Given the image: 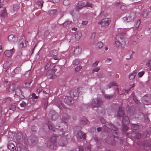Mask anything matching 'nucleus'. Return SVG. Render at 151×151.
<instances>
[{"mask_svg": "<svg viewBox=\"0 0 151 151\" xmlns=\"http://www.w3.org/2000/svg\"><path fill=\"white\" fill-rule=\"evenodd\" d=\"M68 118V116L67 114H63L62 117V120L64 122H60L59 124H58V125H56L55 127H54L53 126L52 123L51 122H49L48 123V128L49 129H52L54 132L56 131H59L60 135L63 134L64 133V131H62V130L67 128L68 126L66 123Z\"/></svg>", "mask_w": 151, "mask_h": 151, "instance_id": "nucleus-1", "label": "nucleus"}, {"mask_svg": "<svg viewBox=\"0 0 151 151\" xmlns=\"http://www.w3.org/2000/svg\"><path fill=\"white\" fill-rule=\"evenodd\" d=\"M83 89L82 87H79L77 89H74L72 90L70 93V95L72 97L74 100H76L78 98L79 93H82Z\"/></svg>", "mask_w": 151, "mask_h": 151, "instance_id": "nucleus-2", "label": "nucleus"}, {"mask_svg": "<svg viewBox=\"0 0 151 151\" xmlns=\"http://www.w3.org/2000/svg\"><path fill=\"white\" fill-rule=\"evenodd\" d=\"M58 138V137L56 135H53L51 138V142H47V147L51 149H55L54 145L57 142Z\"/></svg>", "mask_w": 151, "mask_h": 151, "instance_id": "nucleus-3", "label": "nucleus"}, {"mask_svg": "<svg viewBox=\"0 0 151 151\" xmlns=\"http://www.w3.org/2000/svg\"><path fill=\"white\" fill-rule=\"evenodd\" d=\"M28 91V89L25 88L18 87L16 90L15 95L19 97H21V95H22L24 97V95Z\"/></svg>", "mask_w": 151, "mask_h": 151, "instance_id": "nucleus-4", "label": "nucleus"}, {"mask_svg": "<svg viewBox=\"0 0 151 151\" xmlns=\"http://www.w3.org/2000/svg\"><path fill=\"white\" fill-rule=\"evenodd\" d=\"M136 17L135 13L133 12L127 15L126 17H124L123 20L125 22H129L133 21Z\"/></svg>", "mask_w": 151, "mask_h": 151, "instance_id": "nucleus-5", "label": "nucleus"}, {"mask_svg": "<svg viewBox=\"0 0 151 151\" xmlns=\"http://www.w3.org/2000/svg\"><path fill=\"white\" fill-rule=\"evenodd\" d=\"M111 20L110 18H105L102 19L98 23V24L101 25V27H105L108 26L111 22Z\"/></svg>", "mask_w": 151, "mask_h": 151, "instance_id": "nucleus-6", "label": "nucleus"}, {"mask_svg": "<svg viewBox=\"0 0 151 151\" xmlns=\"http://www.w3.org/2000/svg\"><path fill=\"white\" fill-rule=\"evenodd\" d=\"M102 102L101 100L99 99H94L91 103V105L94 107H98L102 104Z\"/></svg>", "mask_w": 151, "mask_h": 151, "instance_id": "nucleus-7", "label": "nucleus"}, {"mask_svg": "<svg viewBox=\"0 0 151 151\" xmlns=\"http://www.w3.org/2000/svg\"><path fill=\"white\" fill-rule=\"evenodd\" d=\"M58 143L61 146H65L68 143L66 136H64L61 137Z\"/></svg>", "mask_w": 151, "mask_h": 151, "instance_id": "nucleus-8", "label": "nucleus"}, {"mask_svg": "<svg viewBox=\"0 0 151 151\" xmlns=\"http://www.w3.org/2000/svg\"><path fill=\"white\" fill-rule=\"evenodd\" d=\"M49 116L50 118L52 120H55L58 117V114L56 113L54 110H51L49 114Z\"/></svg>", "mask_w": 151, "mask_h": 151, "instance_id": "nucleus-9", "label": "nucleus"}, {"mask_svg": "<svg viewBox=\"0 0 151 151\" xmlns=\"http://www.w3.org/2000/svg\"><path fill=\"white\" fill-rule=\"evenodd\" d=\"M74 99L71 96H67L64 99V102L67 104L71 105L74 102Z\"/></svg>", "mask_w": 151, "mask_h": 151, "instance_id": "nucleus-10", "label": "nucleus"}, {"mask_svg": "<svg viewBox=\"0 0 151 151\" xmlns=\"http://www.w3.org/2000/svg\"><path fill=\"white\" fill-rule=\"evenodd\" d=\"M80 128L79 127H75L74 128V134L76 135V137L78 139L81 138L82 133L81 130H78L77 128Z\"/></svg>", "mask_w": 151, "mask_h": 151, "instance_id": "nucleus-11", "label": "nucleus"}, {"mask_svg": "<svg viewBox=\"0 0 151 151\" xmlns=\"http://www.w3.org/2000/svg\"><path fill=\"white\" fill-rule=\"evenodd\" d=\"M17 37L13 35H10L8 37V40L11 43L17 42Z\"/></svg>", "mask_w": 151, "mask_h": 151, "instance_id": "nucleus-12", "label": "nucleus"}, {"mask_svg": "<svg viewBox=\"0 0 151 151\" xmlns=\"http://www.w3.org/2000/svg\"><path fill=\"white\" fill-rule=\"evenodd\" d=\"M15 52L14 47L10 50H6L4 52L5 55L7 57H11Z\"/></svg>", "mask_w": 151, "mask_h": 151, "instance_id": "nucleus-13", "label": "nucleus"}, {"mask_svg": "<svg viewBox=\"0 0 151 151\" xmlns=\"http://www.w3.org/2000/svg\"><path fill=\"white\" fill-rule=\"evenodd\" d=\"M26 46V44L25 40H23L22 41L20 40L19 41V48L22 49L25 48Z\"/></svg>", "mask_w": 151, "mask_h": 151, "instance_id": "nucleus-14", "label": "nucleus"}, {"mask_svg": "<svg viewBox=\"0 0 151 151\" xmlns=\"http://www.w3.org/2000/svg\"><path fill=\"white\" fill-rule=\"evenodd\" d=\"M124 114V110L122 107H120L117 112V115L119 117H122Z\"/></svg>", "mask_w": 151, "mask_h": 151, "instance_id": "nucleus-15", "label": "nucleus"}, {"mask_svg": "<svg viewBox=\"0 0 151 151\" xmlns=\"http://www.w3.org/2000/svg\"><path fill=\"white\" fill-rule=\"evenodd\" d=\"M150 11L148 10L145 9L142 12L141 15L143 18H146L149 14Z\"/></svg>", "mask_w": 151, "mask_h": 151, "instance_id": "nucleus-16", "label": "nucleus"}, {"mask_svg": "<svg viewBox=\"0 0 151 151\" xmlns=\"http://www.w3.org/2000/svg\"><path fill=\"white\" fill-rule=\"evenodd\" d=\"M7 147L11 151H14L16 149L15 145L12 143H9L7 145Z\"/></svg>", "mask_w": 151, "mask_h": 151, "instance_id": "nucleus-17", "label": "nucleus"}, {"mask_svg": "<svg viewBox=\"0 0 151 151\" xmlns=\"http://www.w3.org/2000/svg\"><path fill=\"white\" fill-rule=\"evenodd\" d=\"M89 122L84 117H83L80 121V124L82 125H84L88 124Z\"/></svg>", "mask_w": 151, "mask_h": 151, "instance_id": "nucleus-18", "label": "nucleus"}, {"mask_svg": "<svg viewBox=\"0 0 151 151\" xmlns=\"http://www.w3.org/2000/svg\"><path fill=\"white\" fill-rule=\"evenodd\" d=\"M123 124H129V121L128 117L127 116H125L122 119Z\"/></svg>", "mask_w": 151, "mask_h": 151, "instance_id": "nucleus-19", "label": "nucleus"}, {"mask_svg": "<svg viewBox=\"0 0 151 151\" xmlns=\"http://www.w3.org/2000/svg\"><path fill=\"white\" fill-rule=\"evenodd\" d=\"M58 54V52L56 50L51 51L49 53V57H53L54 56H56Z\"/></svg>", "mask_w": 151, "mask_h": 151, "instance_id": "nucleus-20", "label": "nucleus"}, {"mask_svg": "<svg viewBox=\"0 0 151 151\" xmlns=\"http://www.w3.org/2000/svg\"><path fill=\"white\" fill-rule=\"evenodd\" d=\"M84 6H85V2L81 1H79L77 6V7L78 9L81 8Z\"/></svg>", "mask_w": 151, "mask_h": 151, "instance_id": "nucleus-21", "label": "nucleus"}, {"mask_svg": "<svg viewBox=\"0 0 151 151\" xmlns=\"http://www.w3.org/2000/svg\"><path fill=\"white\" fill-rule=\"evenodd\" d=\"M44 2L42 1H39L36 2L35 3V5L37 6H36L38 8H41L43 5Z\"/></svg>", "mask_w": 151, "mask_h": 151, "instance_id": "nucleus-22", "label": "nucleus"}, {"mask_svg": "<svg viewBox=\"0 0 151 151\" xmlns=\"http://www.w3.org/2000/svg\"><path fill=\"white\" fill-rule=\"evenodd\" d=\"M15 88V85L13 83L10 84L9 87V90L10 92H14Z\"/></svg>", "mask_w": 151, "mask_h": 151, "instance_id": "nucleus-23", "label": "nucleus"}, {"mask_svg": "<svg viewBox=\"0 0 151 151\" xmlns=\"http://www.w3.org/2000/svg\"><path fill=\"white\" fill-rule=\"evenodd\" d=\"M81 48H80L79 46H78L74 50V52L75 54L78 55L81 53Z\"/></svg>", "mask_w": 151, "mask_h": 151, "instance_id": "nucleus-24", "label": "nucleus"}, {"mask_svg": "<svg viewBox=\"0 0 151 151\" xmlns=\"http://www.w3.org/2000/svg\"><path fill=\"white\" fill-rule=\"evenodd\" d=\"M81 36L82 34L81 32H78L75 34V38L77 40H78Z\"/></svg>", "mask_w": 151, "mask_h": 151, "instance_id": "nucleus-25", "label": "nucleus"}, {"mask_svg": "<svg viewBox=\"0 0 151 151\" xmlns=\"http://www.w3.org/2000/svg\"><path fill=\"white\" fill-rule=\"evenodd\" d=\"M144 149L148 150L149 149V147L148 145V142L147 141H145L144 142Z\"/></svg>", "mask_w": 151, "mask_h": 151, "instance_id": "nucleus-26", "label": "nucleus"}, {"mask_svg": "<svg viewBox=\"0 0 151 151\" xmlns=\"http://www.w3.org/2000/svg\"><path fill=\"white\" fill-rule=\"evenodd\" d=\"M20 148V147H17V151H27V149L26 147L24 146L23 145H21Z\"/></svg>", "mask_w": 151, "mask_h": 151, "instance_id": "nucleus-27", "label": "nucleus"}, {"mask_svg": "<svg viewBox=\"0 0 151 151\" xmlns=\"http://www.w3.org/2000/svg\"><path fill=\"white\" fill-rule=\"evenodd\" d=\"M55 71H54L52 69H50L48 70L46 74V75L47 76L52 75L54 74Z\"/></svg>", "mask_w": 151, "mask_h": 151, "instance_id": "nucleus-28", "label": "nucleus"}, {"mask_svg": "<svg viewBox=\"0 0 151 151\" xmlns=\"http://www.w3.org/2000/svg\"><path fill=\"white\" fill-rule=\"evenodd\" d=\"M132 136H134V135H135L134 137L135 138L137 139H139L141 137V135L139 133H134V132L132 134Z\"/></svg>", "mask_w": 151, "mask_h": 151, "instance_id": "nucleus-29", "label": "nucleus"}, {"mask_svg": "<svg viewBox=\"0 0 151 151\" xmlns=\"http://www.w3.org/2000/svg\"><path fill=\"white\" fill-rule=\"evenodd\" d=\"M103 46L102 43L101 42H98L96 44V47L98 49H100Z\"/></svg>", "mask_w": 151, "mask_h": 151, "instance_id": "nucleus-30", "label": "nucleus"}, {"mask_svg": "<svg viewBox=\"0 0 151 151\" xmlns=\"http://www.w3.org/2000/svg\"><path fill=\"white\" fill-rule=\"evenodd\" d=\"M14 72L15 74H19L21 71V68L20 67H17L14 70Z\"/></svg>", "mask_w": 151, "mask_h": 151, "instance_id": "nucleus-31", "label": "nucleus"}, {"mask_svg": "<svg viewBox=\"0 0 151 151\" xmlns=\"http://www.w3.org/2000/svg\"><path fill=\"white\" fill-rule=\"evenodd\" d=\"M57 104L58 106L60 108L62 109L64 108V105L61 101H59L58 102Z\"/></svg>", "mask_w": 151, "mask_h": 151, "instance_id": "nucleus-32", "label": "nucleus"}, {"mask_svg": "<svg viewBox=\"0 0 151 151\" xmlns=\"http://www.w3.org/2000/svg\"><path fill=\"white\" fill-rule=\"evenodd\" d=\"M127 124H124L122 127V130L123 132H126L127 131L128 129V127L127 126Z\"/></svg>", "mask_w": 151, "mask_h": 151, "instance_id": "nucleus-33", "label": "nucleus"}, {"mask_svg": "<svg viewBox=\"0 0 151 151\" xmlns=\"http://www.w3.org/2000/svg\"><path fill=\"white\" fill-rule=\"evenodd\" d=\"M131 127L132 130H136L138 129V126L136 124H133L131 125Z\"/></svg>", "mask_w": 151, "mask_h": 151, "instance_id": "nucleus-34", "label": "nucleus"}, {"mask_svg": "<svg viewBox=\"0 0 151 151\" xmlns=\"http://www.w3.org/2000/svg\"><path fill=\"white\" fill-rule=\"evenodd\" d=\"M109 126L114 131H116L117 130V128L115 126L111 124H108Z\"/></svg>", "mask_w": 151, "mask_h": 151, "instance_id": "nucleus-35", "label": "nucleus"}, {"mask_svg": "<svg viewBox=\"0 0 151 151\" xmlns=\"http://www.w3.org/2000/svg\"><path fill=\"white\" fill-rule=\"evenodd\" d=\"M136 75V73L134 72H133V73H132L129 76V78L131 80H132L135 77Z\"/></svg>", "mask_w": 151, "mask_h": 151, "instance_id": "nucleus-36", "label": "nucleus"}, {"mask_svg": "<svg viewBox=\"0 0 151 151\" xmlns=\"http://www.w3.org/2000/svg\"><path fill=\"white\" fill-rule=\"evenodd\" d=\"M140 23L141 22L139 20H137V21L136 24L134 25V26L135 27H136L137 28H138L140 24Z\"/></svg>", "mask_w": 151, "mask_h": 151, "instance_id": "nucleus-37", "label": "nucleus"}, {"mask_svg": "<svg viewBox=\"0 0 151 151\" xmlns=\"http://www.w3.org/2000/svg\"><path fill=\"white\" fill-rule=\"evenodd\" d=\"M17 138V139H20L22 138V136L21 133H18L16 134Z\"/></svg>", "mask_w": 151, "mask_h": 151, "instance_id": "nucleus-38", "label": "nucleus"}, {"mask_svg": "<svg viewBox=\"0 0 151 151\" xmlns=\"http://www.w3.org/2000/svg\"><path fill=\"white\" fill-rule=\"evenodd\" d=\"M70 25V23L69 21L65 22L63 23V26L65 27H68Z\"/></svg>", "mask_w": 151, "mask_h": 151, "instance_id": "nucleus-39", "label": "nucleus"}, {"mask_svg": "<svg viewBox=\"0 0 151 151\" xmlns=\"http://www.w3.org/2000/svg\"><path fill=\"white\" fill-rule=\"evenodd\" d=\"M10 65V64L8 62H5L4 64V67L6 68H8Z\"/></svg>", "mask_w": 151, "mask_h": 151, "instance_id": "nucleus-40", "label": "nucleus"}, {"mask_svg": "<svg viewBox=\"0 0 151 151\" xmlns=\"http://www.w3.org/2000/svg\"><path fill=\"white\" fill-rule=\"evenodd\" d=\"M56 12V10L55 9H53L50 10L49 12V14L51 15L54 14H55Z\"/></svg>", "mask_w": 151, "mask_h": 151, "instance_id": "nucleus-41", "label": "nucleus"}, {"mask_svg": "<svg viewBox=\"0 0 151 151\" xmlns=\"http://www.w3.org/2000/svg\"><path fill=\"white\" fill-rule=\"evenodd\" d=\"M27 105V104L24 101H23L20 104V105L21 107H25Z\"/></svg>", "mask_w": 151, "mask_h": 151, "instance_id": "nucleus-42", "label": "nucleus"}, {"mask_svg": "<svg viewBox=\"0 0 151 151\" xmlns=\"http://www.w3.org/2000/svg\"><path fill=\"white\" fill-rule=\"evenodd\" d=\"M70 2L69 0H64L63 1V4L65 6L68 5L70 4Z\"/></svg>", "mask_w": 151, "mask_h": 151, "instance_id": "nucleus-43", "label": "nucleus"}, {"mask_svg": "<svg viewBox=\"0 0 151 151\" xmlns=\"http://www.w3.org/2000/svg\"><path fill=\"white\" fill-rule=\"evenodd\" d=\"M80 62L79 60L78 59H76L74 60L73 62V64L75 65H78Z\"/></svg>", "mask_w": 151, "mask_h": 151, "instance_id": "nucleus-44", "label": "nucleus"}, {"mask_svg": "<svg viewBox=\"0 0 151 151\" xmlns=\"http://www.w3.org/2000/svg\"><path fill=\"white\" fill-rule=\"evenodd\" d=\"M100 70V68L99 67H97L95 68L92 71V73L96 72H97Z\"/></svg>", "mask_w": 151, "mask_h": 151, "instance_id": "nucleus-45", "label": "nucleus"}, {"mask_svg": "<svg viewBox=\"0 0 151 151\" xmlns=\"http://www.w3.org/2000/svg\"><path fill=\"white\" fill-rule=\"evenodd\" d=\"M144 74V71H141L140 72L138 73V75L139 78H141L142 77Z\"/></svg>", "mask_w": 151, "mask_h": 151, "instance_id": "nucleus-46", "label": "nucleus"}, {"mask_svg": "<svg viewBox=\"0 0 151 151\" xmlns=\"http://www.w3.org/2000/svg\"><path fill=\"white\" fill-rule=\"evenodd\" d=\"M113 135L114 139L118 138L119 137V135L117 134V133L116 132H114L113 133Z\"/></svg>", "mask_w": 151, "mask_h": 151, "instance_id": "nucleus-47", "label": "nucleus"}, {"mask_svg": "<svg viewBox=\"0 0 151 151\" xmlns=\"http://www.w3.org/2000/svg\"><path fill=\"white\" fill-rule=\"evenodd\" d=\"M106 98L108 99H110L112 98L113 97L112 95H105L104 96Z\"/></svg>", "mask_w": 151, "mask_h": 151, "instance_id": "nucleus-48", "label": "nucleus"}, {"mask_svg": "<svg viewBox=\"0 0 151 151\" xmlns=\"http://www.w3.org/2000/svg\"><path fill=\"white\" fill-rule=\"evenodd\" d=\"M51 65V63H47L45 66V70L49 68H50Z\"/></svg>", "mask_w": 151, "mask_h": 151, "instance_id": "nucleus-49", "label": "nucleus"}, {"mask_svg": "<svg viewBox=\"0 0 151 151\" xmlns=\"http://www.w3.org/2000/svg\"><path fill=\"white\" fill-rule=\"evenodd\" d=\"M120 44V42L118 41L117 40L115 42V47H119Z\"/></svg>", "mask_w": 151, "mask_h": 151, "instance_id": "nucleus-50", "label": "nucleus"}, {"mask_svg": "<svg viewBox=\"0 0 151 151\" xmlns=\"http://www.w3.org/2000/svg\"><path fill=\"white\" fill-rule=\"evenodd\" d=\"M85 6H88L89 7H91L92 4H91L87 2L86 3H85Z\"/></svg>", "mask_w": 151, "mask_h": 151, "instance_id": "nucleus-51", "label": "nucleus"}, {"mask_svg": "<svg viewBox=\"0 0 151 151\" xmlns=\"http://www.w3.org/2000/svg\"><path fill=\"white\" fill-rule=\"evenodd\" d=\"M91 146L90 145H88L85 148L86 151H91Z\"/></svg>", "mask_w": 151, "mask_h": 151, "instance_id": "nucleus-52", "label": "nucleus"}, {"mask_svg": "<svg viewBox=\"0 0 151 151\" xmlns=\"http://www.w3.org/2000/svg\"><path fill=\"white\" fill-rule=\"evenodd\" d=\"M81 68L82 67L81 66H78L76 68L75 70L76 71H79L81 69Z\"/></svg>", "mask_w": 151, "mask_h": 151, "instance_id": "nucleus-53", "label": "nucleus"}, {"mask_svg": "<svg viewBox=\"0 0 151 151\" xmlns=\"http://www.w3.org/2000/svg\"><path fill=\"white\" fill-rule=\"evenodd\" d=\"M32 96L33 98L34 99H36L38 97V96H36V94L34 93H33L32 94Z\"/></svg>", "mask_w": 151, "mask_h": 151, "instance_id": "nucleus-54", "label": "nucleus"}, {"mask_svg": "<svg viewBox=\"0 0 151 151\" xmlns=\"http://www.w3.org/2000/svg\"><path fill=\"white\" fill-rule=\"evenodd\" d=\"M42 88L39 87L38 88H37L36 91L38 93H39L41 91H42Z\"/></svg>", "mask_w": 151, "mask_h": 151, "instance_id": "nucleus-55", "label": "nucleus"}, {"mask_svg": "<svg viewBox=\"0 0 151 151\" xmlns=\"http://www.w3.org/2000/svg\"><path fill=\"white\" fill-rule=\"evenodd\" d=\"M120 8L122 10H124L126 9V6L124 5H122L121 6Z\"/></svg>", "mask_w": 151, "mask_h": 151, "instance_id": "nucleus-56", "label": "nucleus"}, {"mask_svg": "<svg viewBox=\"0 0 151 151\" xmlns=\"http://www.w3.org/2000/svg\"><path fill=\"white\" fill-rule=\"evenodd\" d=\"M111 84L112 86H118V85L115 82H113L111 83Z\"/></svg>", "mask_w": 151, "mask_h": 151, "instance_id": "nucleus-57", "label": "nucleus"}, {"mask_svg": "<svg viewBox=\"0 0 151 151\" xmlns=\"http://www.w3.org/2000/svg\"><path fill=\"white\" fill-rule=\"evenodd\" d=\"M11 101V98L9 97H7L6 100H5V101L4 102H9Z\"/></svg>", "mask_w": 151, "mask_h": 151, "instance_id": "nucleus-58", "label": "nucleus"}, {"mask_svg": "<svg viewBox=\"0 0 151 151\" xmlns=\"http://www.w3.org/2000/svg\"><path fill=\"white\" fill-rule=\"evenodd\" d=\"M97 76L101 78L104 76V74L102 73H99L98 74Z\"/></svg>", "mask_w": 151, "mask_h": 151, "instance_id": "nucleus-59", "label": "nucleus"}, {"mask_svg": "<svg viewBox=\"0 0 151 151\" xmlns=\"http://www.w3.org/2000/svg\"><path fill=\"white\" fill-rule=\"evenodd\" d=\"M6 11L5 10L3 11L1 14L2 16L3 17H4L6 15Z\"/></svg>", "mask_w": 151, "mask_h": 151, "instance_id": "nucleus-60", "label": "nucleus"}, {"mask_svg": "<svg viewBox=\"0 0 151 151\" xmlns=\"http://www.w3.org/2000/svg\"><path fill=\"white\" fill-rule=\"evenodd\" d=\"M151 60H150L148 61V62H147L146 64L147 66L148 67H149L151 64Z\"/></svg>", "mask_w": 151, "mask_h": 151, "instance_id": "nucleus-61", "label": "nucleus"}, {"mask_svg": "<svg viewBox=\"0 0 151 151\" xmlns=\"http://www.w3.org/2000/svg\"><path fill=\"white\" fill-rule=\"evenodd\" d=\"M37 139L36 138H35V137H33L32 138V141H33V142H32V145H34V143H35V142L37 141Z\"/></svg>", "mask_w": 151, "mask_h": 151, "instance_id": "nucleus-62", "label": "nucleus"}, {"mask_svg": "<svg viewBox=\"0 0 151 151\" xmlns=\"http://www.w3.org/2000/svg\"><path fill=\"white\" fill-rule=\"evenodd\" d=\"M99 62V61H97L95 62V63H93V65H92L93 66V67L96 66L98 65V64Z\"/></svg>", "mask_w": 151, "mask_h": 151, "instance_id": "nucleus-63", "label": "nucleus"}, {"mask_svg": "<svg viewBox=\"0 0 151 151\" xmlns=\"http://www.w3.org/2000/svg\"><path fill=\"white\" fill-rule=\"evenodd\" d=\"M13 9L15 11L17 10L18 9V6L16 5H14L13 6Z\"/></svg>", "mask_w": 151, "mask_h": 151, "instance_id": "nucleus-64", "label": "nucleus"}]
</instances>
